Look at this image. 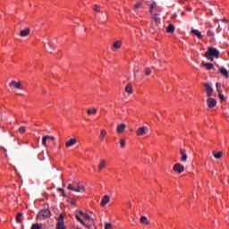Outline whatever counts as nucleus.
I'll return each instance as SVG.
<instances>
[{"label": "nucleus", "instance_id": "obj_31", "mask_svg": "<svg viewBox=\"0 0 229 229\" xmlns=\"http://www.w3.org/2000/svg\"><path fill=\"white\" fill-rule=\"evenodd\" d=\"M47 136H43V139H42V144L43 146H47Z\"/></svg>", "mask_w": 229, "mask_h": 229}, {"label": "nucleus", "instance_id": "obj_9", "mask_svg": "<svg viewBox=\"0 0 229 229\" xmlns=\"http://www.w3.org/2000/svg\"><path fill=\"white\" fill-rule=\"evenodd\" d=\"M9 87H14V89H22V84L21 81L17 82L15 81H11Z\"/></svg>", "mask_w": 229, "mask_h": 229}, {"label": "nucleus", "instance_id": "obj_36", "mask_svg": "<svg viewBox=\"0 0 229 229\" xmlns=\"http://www.w3.org/2000/svg\"><path fill=\"white\" fill-rule=\"evenodd\" d=\"M102 201H110V196L105 195L102 199Z\"/></svg>", "mask_w": 229, "mask_h": 229}, {"label": "nucleus", "instance_id": "obj_18", "mask_svg": "<svg viewBox=\"0 0 229 229\" xmlns=\"http://www.w3.org/2000/svg\"><path fill=\"white\" fill-rule=\"evenodd\" d=\"M30 28H27V29L21 30V31L20 32V35H21V37H28V35H30Z\"/></svg>", "mask_w": 229, "mask_h": 229}, {"label": "nucleus", "instance_id": "obj_7", "mask_svg": "<svg viewBox=\"0 0 229 229\" xmlns=\"http://www.w3.org/2000/svg\"><path fill=\"white\" fill-rule=\"evenodd\" d=\"M204 86L206 89V94H207L208 98H210V96H212V94L214 92V89H212V86H210V84H208V83H205Z\"/></svg>", "mask_w": 229, "mask_h": 229}, {"label": "nucleus", "instance_id": "obj_42", "mask_svg": "<svg viewBox=\"0 0 229 229\" xmlns=\"http://www.w3.org/2000/svg\"><path fill=\"white\" fill-rule=\"evenodd\" d=\"M82 217H84V219H88V220L90 219V216H89V214H86V213L83 215Z\"/></svg>", "mask_w": 229, "mask_h": 229}, {"label": "nucleus", "instance_id": "obj_46", "mask_svg": "<svg viewBox=\"0 0 229 229\" xmlns=\"http://www.w3.org/2000/svg\"><path fill=\"white\" fill-rule=\"evenodd\" d=\"M104 23H105V21L103 20L99 21V24H104Z\"/></svg>", "mask_w": 229, "mask_h": 229}, {"label": "nucleus", "instance_id": "obj_35", "mask_svg": "<svg viewBox=\"0 0 229 229\" xmlns=\"http://www.w3.org/2000/svg\"><path fill=\"white\" fill-rule=\"evenodd\" d=\"M101 7L99 6V5H94V8H93V10H94V12H101V9H100Z\"/></svg>", "mask_w": 229, "mask_h": 229}, {"label": "nucleus", "instance_id": "obj_25", "mask_svg": "<svg viewBox=\"0 0 229 229\" xmlns=\"http://www.w3.org/2000/svg\"><path fill=\"white\" fill-rule=\"evenodd\" d=\"M153 19H154L156 24H160V15L159 14H154Z\"/></svg>", "mask_w": 229, "mask_h": 229}, {"label": "nucleus", "instance_id": "obj_39", "mask_svg": "<svg viewBox=\"0 0 229 229\" xmlns=\"http://www.w3.org/2000/svg\"><path fill=\"white\" fill-rule=\"evenodd\" d=\"M105 229H112V224L111 223H106Z\"/></svg>", "mask_w": 229, "mask_h": 229}, {"label": "nucleus", "instance_id": "obj_48", "mask_svg": "<svg viewBox=\"0 0 229 229\" xmlns=\"http://www.w3.org/2000/svg\"><path fill=\"white\" fill-rule=\"evenodd\" d=\"M2 149H4V151H6V148H3V147H2Z\"/></svg>", "mask_w": 229, "mask_h": 229}, {"label": "nucleus", "instance_id": "obj_41", "mask_svg": "<svg viewBox=\"0 0 229 229\" xmlns=\"http://www.w3.org/2000/svg\"><path fill=\"white\" fill-rule=\"evenodd\" d=\"M107 204H108V201H102V202L100 203V206H101V207H106Z\"/></svg>", "mask_w": 229, "mask_h": 229}, {"label": "nucleus", "instance_id": "obj_15", "mask_svg": "<svg viewBox=\"0 0 229 229\" xmlns=\"http://www.w3.org/2000/svg\"><path fill=\"white\" fill-rule=\"evenodd\" d=\"M105 167H106V162L105 161V159H101L100 163L98 164V171H103Z\"/></svg>", "mask_w": 229, "mask_h": 229}, {"label": "nucleus", "instance_id": "obj_5", "mask_svg": "<svg viewBox=\"0 0 229 229\" xmlns=\"http://www.w3.org/2000/svg\"><path fill=\"white\" fill-rule=\"evenodd\" d=\"M174 173H177L178 174H182V173H183V171H185V166H183V165L180 164V163H176L174 165Z\"/></svg>", "mask_w": 229, "mask_h": 229}, {"label": "nucleus", "instance_id": "obj_3", "mask_svg": "<svg viewBox=\"0 0 229 229\" xmlns=\"http://www.w3.org/2000/svg\"><path fill=\"white\" fill-rule=\"evenodd\" d=\"M49 217H51V210H49L47 208H45L38 213L36 219L38 221H46V219H49Z\"/></svg>", "mask_w": 229, "mask_h": 229}, {"label": "nucleus", "instance_id": "obj_45", "mask_svg": "<svg viewBox=\"0 0 229 229\" xmlns=\"http://www.w3.org/2000/svg\"><path fill=\"white\" fill-rule=\"evenodd\" d=\"M79 214L81 215V216H82V217H83V215H85V213L83 212V211H79Z\"/></svg>", "mask_w": 229, "mask_h": 229}, {"label": "nucleus", "instance_id": "obj_16", "mask_svg": "<svg viewBox=\"0 0 229 229\" xmlns=\"http://www.w3.org/2000/svg\"><path fill=\"white\" fill-rule=\"evenodd\" d=\"M88 115H96L98 114V109L96 107H91L88 109Z\"/></svg>", "mask_w": 229, "mask_h": 229}, {"label": "nucleus", "instance_id": "obj_47", "mask_svg": "<svg viewBox=\"0 0 229 229\" xmlns=\"http://www.w3.org/2000/svg\"><path fill=\"white\" fill-rule=\"evenodd\" d=\"M134 78H137V73L134 72Z\"/></svg>", "mask_w": 229, "mask_h": 229}, {"label": "nucleus", "instance_id": "obj_33", "mask_svg": "<svg viewBox=\"0 0 229 229\" xmlns=\"http://www.w3.org/2000/svg\"><path fill=\"white\" fill-rule=\"evenodd\" d=\"M150 75H151V68H146L145 76H150Z\"/></svg>", "mask_w": 229, "mask_h": 229}, {"label": "nucleus", "instance_id": "obj_10", "mask_svg": "<svg viewBox=\"0 0 229 229\" xmlns=\"http://www.w3.org/2000/svg\"><path fill=\"white\" fill-rule=\"evenodd\" d=\"M181 153V162H187V152H185V149L181 148L180 149Z\"/></svg>", "mask_w": 229, "mask_h": 229}, {"label": "nucleus", "instance_id": "obj_44", "mask_svg": "<svg viewBox=\"0 0 229 229\" xmlns=\"http://www.w3.org/2000/svg\"><path fill=\"white\" fill-rule=\"evenodd\" d=\"M47 139H49L50 140H55V137L53 136H47Z\"/></svg>", "mask_w": 229, "mask_h": 229}, {"label": "nucleus", "instance_id": "obj_13", "mask_svg": "<svg viewBox=\"0 0 229 229\" xmlns=\"http://www.w3.org/2000/svg\"><path fill=\"white\" fill-rule=\"evenodd\" d=\"M77 142L78 140H76V139H71L66 142L65 146L66 148H72V146H74Z\"/></svg>", "mask_w": 229, "mask_h": 229}, {"label": "nucleus", "instance_id": "obj_24", "mask_svg": "<svg viewBox=\"0 0 229 229\" xmlns=\"http://www.w3.org/2000/svg\"><path fill=\"white\" fill-rule=\"evenodd\" d=\"M16 223H22V213H18L16 216Z\"/></svg>", "mask_w": 229, "mask_h": 229}, {"label": "nucleus", "instance_id": "obj_30", "mask_svg": "<svg viewBox=\"0 0 229 229\" xmlns=\"http://www.w3.org/2000/svg\"><path fill=\"white\" fill-rule=\"evenodd\" d=\"M31 229H42V225L33 224Z\"/></svg>", "mask_w": 229, "mask_h": 229}, {"label": "nucleus", "instance_id": "obj_23", "mask_svg": "<svg viewBox=\"0 0 229 229\" xmlns=\"http://www.w3.org/2000/svg\"><path fill=\"white\" fill-rule=\"evenodd\" d=\"M213 157H215L216 159L223 157V152H213Z\"/></svg>", "mask_w": 229, "mask_h": 229}, {"label": "nucleus", "instance_id": "obj_21", "mask_svg": "<svg viewBox=\"0 0 229 229\" xmlns=\"http://www.w3.org/2000/svg\"><path fill=\"white\" fill-rule=\"evenodd\" d=\"M76 219L78 220L79 223H81V225H83V226H85L88 229H90V226H89L88 225H86L85 222H83V220L80 217V216H76Z\"/></svg>", "mask_w": 229, "mask_h": 229}, {"label": "nucleus", "instance_id": "obj_27", "mask_svg": "<svg viewBox=\"0 0 229 229\" xmlns=\"http://www.w3.org/2000/svg\"><path fill=\"white\" fill-rule=\"evenodd\" d=\"M140 223H142L143 225H149V222L148 221V217L146 216H141Z\"/></svg>", "mask_w": 229, "mask_h": 229}, {"label": "nucleus", "instance_id": "obj_32", "mask_svg": "<svg viewBox=\"0 0 229 229\" xmlns=\"http://www.w3.org/2000/svg\"><path fill=\"white\" fill-rule=\"evenodd\" d=\"M157 8V3L153 2L150 5V13H153V10Z\"/></svg>", "mask_w": 229, "mask_h": 229}, {"label": "nucleus", "instance_id": "obj_8", "mask_svg": "<svg viewBox=\"0 0 229 229\" xmlns=\"http://www.w3.org/2000/svg\"><path fill=\"white\" fill-rule=\"evenodd\" d=\"M208 108H214L217 105V101L215 98H208L207 100Z\"/></svg>", "mask_w": 229, "mask_h": 229}, {"label": "nucleus", "instance_id": "obj_43", "mask_svg": "<svg viewBox=\"0 0 229 229\" xmlns=\"http://www.w3.org/2000/svg\"><path fill=\"white\" fill-rule=\"evenodd\" d=\"M140 6H141L140 4H136L135 6H134V8L137 10V9L140 8Z\"/></svg>", "mask_w": 229, "mask_h": 229}, {"label": "nucleus", "instance_id": "obj_22", "mask_svg": "<svg viewBox=\"0 0 229 229\" xmlns=\"http://www.w3.org/2000/svg\"><path fill=\"white\" fill-rule=\"evenodd\" d=\"M166 33H174V25L169 24L166 28Z\"/></svg>", "mask_w": 229, "mask_h": 229}, {"label": "nucleus", "instance_id": "obj_37", "mask_svg": "<svg viewBox=\"0 0 229 229\" xmlns=\"http://www.w3.org/2000/svg\"><path fill=\"white\" fill-rule=\"evenodd\" d=\"M19 131H20V133H25V131H26V127H24V126L20 127V128H19Z\"/></svg>", "mask_w": 229, "mask_h": 229}, {"label": "nucleus", "instance_id": "obj_2", "mask_svg": "<svg viewBox=\"0 0 229 229\" xmlns=\"http://www.w3.org/2000/svg\"><path fill=\"white\" fill-rule=\"evenodd\" d=\"M68 191H72L73 192H85L87 189L81 182L70 183L67 186Z\"/></svg>", "mask_w": 229, "mask_h": 229}, {"label": "nucleus", "instance_id": "obj_29", "mask_svg": "<svg viewBox=\"0 0 229 229\" xmlns=\"http://www.w3.org/2000/svg\"><path fill=\"white\" fill-rule=\"evenodd\" d=\"M216 92H217L218 94H221V92H223V90L221 89V83L216 82Z\"/></svg>", "mask_w": 229, "mask_h": 229}, {"label": "nucleus", "instance_id": "obj_38", "mask_svg": "<svg viewBox=\"0 0 229 229\" xmlns=\"http://www.w3.org/2000/svg\"><path fill=\"white\" fill-rule=\"evenodd\" d=\"M218 98H219V99H221L222 101H225V96L223 95V92L218 93Z\"/></svg>", "mask_w": 229, "mask_h": 229}, {"label": "nucleus", "instance_id": "obj_26", "mask_svg": "<svg viewBox=\"0 0 229 229\" xmlns=\"http://www.w3.org/2000/svg\"><path fill=\"white\" fill-rule=\"evenodd\" d=\"M57 193L59 194V196H65V190H64V188H58Z\"/></svg>", "mask_w": 229, "mask_h": 229}, {"label": "nucleus", "instance_id": "obj_19", "mask_svg": "<svg viewBox=\"0 0 229 229\" xmlns=\"http://www.w3.org/2000/svg\"><path fill=\"white\" fill-rule=\"evenodd\" d=\"M219 72H221V74H223L227 80L229 78V73H228V71L225 68H220L219 69Z\"/></svg>", "mask_w": 229, "mask_h": 229}, {"label": "nucleus", "instance_id": "obj_49", "mask_svg": "<svg viewBox=\"0 0 229 229\" xmlns=\"http://www.w3.org/2000/svg\"><path fill=\"white\" fill-rule=\"evenodd\" d=\"M75 204V202H72V205H74Z\"/></svg>", "mask_w": 229, "mask_h": 229}, {"label": "nucleus", "instance_id": "obj_20", "mask_svg": "<svg viewBox=\"0 0 229 229\" xmlns=\"http://www.w3.org/2000/svg\"><path fill=\"white\" fill-rule=\"evenodd\" d=\"M125 92H127V94H133V88L131 87V84H128L125 87Z\"/></svg>", "mask_w": 229, "mask_h": 229}, {"label": "nucleus", "instance_id": "obj_14", "mask_svg": "<svg viewBox=\"0 0 229 229\" xmlns=\"http://www.w3.org/2000/svg\"><path fill=\"white\" fill-rule=\"evenodd\" d=\"M121 46H123V42L121 40H117L113 44V51H115V49L121 48Z\"/></svg>", "mask_w": 229, "mask_h": 229}, {"label": "nucleus", "instance_id": "obj_28", "mask_svg": "<svg viewBox=\"0 0 229 229\" xmlns=\"http://www.w3.org/2000/svg\"><path fill=\"white\" fill-rule=\"evenodd\" d=\"M105 137H106V131L102 130L100 132V140L103 141L105 140Z\"/></svg>", "mask_w": 229, "mask_h": 229}, {"label": "nucleus", "instance_id": "obj_12", "mask_svg": "<svg viewBox=\"0 0 229 229\" xmlns=\"http://www.w3.org/2000/svg\"><path fill=\"white\" fill-rule=\"evenodd\" d=\"M124 130H126V124L122 123V124L117 125V128H116L117 133H123V131H124Z\"/></svg>", "mask_w": 229, "mask_h": 229}, {"label": "nucleus", "instance_id": "obj_4", "mask_svg": "<svg viewBox=\"0 0 229 229\" xmlns=\"http://www.w3.org/2000/svg\"><path fill=\"white\" fill-rule=\"evenodd\" d=\"M64 215H60L59 217H56V229H67V227L65 226V222H64Z\"/></svg>", "mask_w": 229, "mask_h": 229}, {"label": "nucleus", "instance_id": "obj_34", "mask_svg": "<svg viewBox=\"0 0 229 229\" xmlns=\"http://www.w3.org/2000/svg\"><path fill=\"white\" fill-rule=\"evenodd\" d=\"M120 145H121V148L123 149H124V148H126V141L124 140H120Z\"/></svg>", "mask_w": 229, "mask_h": 229}, {"label": "nucleus", "instance_id": "obj_11", "mask_svg": "<svg viewBox=\"0 0 229 229\" xmlns=\"http://www.w3.org/2000/svg\"><path fill=\"white\" fill-rule=\"evenodd\" d=\"M201 65H203V67H206L208 71H212V69H214V64L211 63L202 62Z\"/></svg>", "mask_w": 229, "mask_h": 229}, {"label": "nucleus", "instance_id": "obj_17", "mask_svg": "<svg viewBox=\"0 0 229 229\" xmlns=\"http://www.w3.org/2000/svg\"><path fill=\"white\" fill-rule=\"evenodd\" d=\"M191 33L192 35H196L199 39L203 38V35H201L200 31L198 30H191Z\"/></svg>", "mask_w": 229, "mask_h": 229}, {"label": "nucleus", "instance_id": "obj_1", "mask_svg": "<svg viewBox=\"0 0 229 229\" xmlns=\"http://www.w3.org/2000/svg\"><path fill=\"white\" fill-rule=\"evenodd\" d=\"M205 56L210 62H214V58H219V50L212 47H208Z\"/></svg>", "mask_w": 229, "mask_h": 229}, {"label": "nucleus", "instance_id": "obj_40", "mask_svg": "<svg viewBox=\"0 0 229 229\" xmlns=\"http://www.w3.org/2000/svg\"><path fill=\"white\" fill-rule=\"evenodd\" d=\"M207 35H208V37H213L214 32H212V30H208Z\"/></svg>", "mask_w": 229, "mask_h": 229}, {"label": "nucleus", "instance_id": "obj_6", "mask_svg": "<svg viewBox=\"0 0 229 229\" xmlns=\"http://www.w3.org/2000/svg\"><path fill=\"white\" fill-rule=\"evenodd\" d=\"M148 131H149V129H148L146 126H142L137 129L136 135H138V137H142V135H146Z\"/></svg>", "mask_w": 229, "mask_h": 229}]
</instances>
